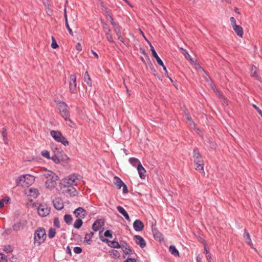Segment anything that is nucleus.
I'll use <instances>...</instances> for the list:
<instances>
[{"mask_svg":"<svg viewBox=\"0 0 262 262\" xmlns=\"http://www.w3.org/2000/svg\"><path fill=\"white\" fill-rule=\"evenodd\" d=\"M47 238L45 229L43 227L37 228L34 233V242L35 246H39L45 242Z\"/></svg>","mask_w":262,"mask_h":262,"instance_id":"obj_1","label":"nucleus"},{"mask_svg":"<svg viewBox=\"0 0 262 262\" xmlns=\"http://www.w3.org/2000/svg\"><path fill=\"white\" fill-rule=\"evenodd\" d=\"M194 162L196 165L195 169L201 173H205L204 170V161L198 148H194L193 151Z\"/></svg>","mask_w":262,"mask_h":262,"instance_id":"obj_2","label":"nucleus"},{"mask_svg":"<svg viewBox=\"0 0 262 262\" xmlns=\"http://www.w3.org/2000/svg\"><path fill=\"white\" fill-rule=\"evenodd\" d=\"M50 135L56 141L61 143L64 146L69 145L68 141L60 131L52 130L50 132Z\"/></svg>","mask_w":262,"mask_h":262,"instance_id":"obj_3","label":"nucleus"},{"mask_svg":"<svg viewBox=\"0 0 262 262\" xmlns=\"http://www.w3.org/2000/svg\"><path fill=\"white\" fill-rule=\"evenodd\" d=\"M34 177L29 174L21 175L18 178L16 181L17 185L21 184L25 185L24 183H26L27 185H31L34 181Z\"/></svg>","mask_w":262,"mask_h":262,"instance_id":"obj_4","label":"nucleus"},{"mask_svg":"<svg viewBox=\"0 0 262 262\" xmlns=\"http://www.w3.org/2000/svg\"><path fill=\"white\" fill-rule=\"evenodd\" d=\"M57 105L58 106L60 113L63 118H67L68 116H70V112L68 110L69 107L66 102L63 101H60L57 103Z\"/></svg>","mask_w":262,"mask_h":262,"instance_id":"obj_5","label":"nucleus"},{"mask_svg":"<svg viewBox=\"0 0 262 262\" xmlns=\"http://www.w3.org/2000/svg\"><path fill=\"white\" fill-rule=\"evenodd\" d=\"M51 208L47 204H40L37 208L38 214L42 217L47 216L50 212Z\"/></svg>","mask_w":262,"mask_h":262,"instance_id":"obj_6","label":"nucleus"},{"mask_svg":"<svg viewBox=\"0 0 262 262\" xmlns=\"http://www.w3.org/2000/svg\"><path fill=\"white\" fill-rule=\"evenodd\" d=\"M58 176L54 173L50 178H49L45 182L46 186L47 188L55 187L57 184Z\"/></svg>","mask_w":262,"mask_h":262,"instance_id":"obj_7","label":"nucleus"},{"mask_svg":"<svg viewBox=\"0 0 262 262\" xmlns=\"http://www.w3.org/2000/svg\"><path fill=\"white\" fill-rule=\"evenodd\" d=\"M77 177L74 174L69 176L68 179H64L62 181V184L64 187H70L76 185L75 181L77 179Z\"/></svg>","mask_w":262,"mask_h":262,"instance_id":"obj_8","label":"nucleus"},{"mask_svg":"<svg viewBox=\"0 0 262 262\" xmlns=\"http://www.w3.org/2000/svg\"><path fill=\"white\" fill-rule=\"evenodd\" d=\"M75 216L78 219H84L88 214V211L82 207L76 208L73 212Z\"/></svg>","mask_w":262,"mask_h":262,"instance_id":"obj_9","label":"nucleus"},{"mask_svg":"<svg viewBox=\"0 0 262 262\" xmlns=\"http://www.w3.org/2000/svg\"><path fill=\"white\" fill-rule=\"evenodd\" d=\"M151 229L156 240L161 242L164 239L163 235L157 229L156 225H152Z\"/></svg>","mask_w":262,"mask_h":262,"instance_id":"obj_10","label":"nucleus"},{"mask_svg":"<svg viewBox=\"0 0 262 262\" xmlns=\"http://www.w3.org/2000/svg\"><path fill=\"white\" fill-rule=\"evenodd\" d=\"M150 46L151 48L150 50L151 51L152 55L153 57L156 59V60L157 62V63L159 66H162L163 68H164V69H165V66H164L163 62L161 59V58L159 57L157 52H156V50H155L154 48L151 46V43H150Z\"/></svg>","mask_w":262,"mask_h":262,"instance_id":"obj_11","label":"nucleus"},{"mask_svg":"<svg viewBox=\"0 0 262 262\" xmlns=\"http://www.w3.org/2000/svg\"><path fill=\"white\" fill-rule=\"evenodd\" d=\"M104 222L102 219H97L92 225V229L94 231H98L101 227L104 226Z\"/></svg>","mask_w":262,"mask_h":262,"instance_id":"obj_12","label":"nucleus"},{"mask_svg":"<svg viewBox=\"0 0 262 262\" xmlns=\"http://www.w3.org/2000/svg\"><path fill=\"white\" fill-rule=\"evenodd\" d=\"M134 238L136 244L138 245L141 248H144L146 246V242L142 236L136 235L134 236Z\"/></svg>","mask_w":262,"mask_h":262,"instance_id":"obj_13","label":"nucleus"},{"mask_svg":"<svg viewBox=\"0 0 262 262\" xmlns=\"http://www.w3.org/2000/svg\"><path fill=\"white\" fill-rule=\"evenodd\" d=\"M144 225L140 220H136L133 223V228L136 231H141L143 230Z\"/></svg>","mask_w":262,"mask_h":262,"instance_id":"obj_14","label":"nucleus"},{"mask_svg":"<svg viewBox=\"0 0 262 262\" xmlns=\"http://www.w3.org/2000/svg\"><path fill=\"white\" fill-rule=\"evenodd\" d=\"M27 224L26 221L18 222L13 225V229L15 231H18L25 227Z\"/></svg>","mask_w":262,"mask_h":262,"instance_id":"obj_15","label":"nucleus"},{"mask_svg":"<svg viewBox=\"0 0 262 262\" xmlns=\"http://www.w3.org/2000/svg\"><path fill=\"white\" fill-rule=\"evenodd\" d=\"M53 206L57 210H61L63 208V204L59 198H56L53 200Z\"/></svg>","mask_w":262,"mask_h":262,"instance_id":"obj_16","label":"nucleus"},{"mask_svg":"<svg viewBox=\"0 0 262 262\" xmlns=\"http://www.w3.org/2000/svg\"><path fill=\"white\" fill-rule=\"evenodd\" d=\"M137 170L140 178L142 179H144L146 177L145 174V173H146V170L141 164H138L137 166Z\"/></svg>","mask_w":262,"mask_h":262,"instance_id":"obj_17","label":"nucleus"},{"mask_svg":"<svg viewBox=\"0 0 262 262\" xmlns=\"http://www.w3.org/2000/svg\"><path fill=\"white\" fill-rule=\"evenodd\" d=\"M232 27L237 35L242 37L243 35V29L242 27L241 26L237 25H235L234 26Z\"/></svg>","mask_w":262,"mask_h":262,"instance_id":"obj_18","label":"nucleus"},{"mask_svg":"<svg viewBox=\"0 0 262 262\" xmlns=\"http://www.w3.org/2000/svg\"><path fill=\"white\" fill-rule=\"evenodd\" d=\"M64 19H65V24H66V28H67V29H68V30L69 31V33L72 36H73V31L71 29V28L70 27L69 23H68V17H67V10H66V8L64 9Z\"/></svg>","mask_w":262,"mask_h":262,"instance_id":"obj_19","label":"nucleus"},{"mask_svg":"<svg viewBox=\"0 0 262 262\" xmlns=\"http://www.w3.org/2000/svg\"><path fill=\"white\" fill-rule=\"evenodd\" d=\"M257 69L255 67H252L250 71V75L253 77H255L256 79L260 81L261 80V77L257 75Z\"/></svg>","mask_w":262,"mask_h":262,"instance_id":"obj_20","label":"nucleus"},{"mask_svg":"<svg viewBox=\"0 0 262 262\" xmlns=\"http://www.w3.org/2000/svg\"><path fill=\"white\" fill-rule=\"evenodd\" d=\"M114 184L116 186L117 189H120L122 186L124 185L123 182L119 177L115 176L114 177Z\"/></svg>","mask_w":262,"mask_h":262,"instance_id":"obj_21","label":"nucleus"},{"mask_svg":"<svg viewBox=\"0 0 262 262\" xmlns=\"http://www.w3.org/2000/svg\"><path fill=\"white\" fill-rule=\"evenodd\" d=\"M94 234V233L93 231H91L89 233H86L84 237V242H85L89 245H90L92 243L91 238L93 236Z\"/></svg>","mask_w":262,"mask_h":262,"instance_id":"obj_22","label":"nucleus"},{"mask_svg":"<svg viewBox=\"0 0 262 262\" xmlns=\"http://www.w3.org/2000/svg\"><path fill=\"white\" fill-rule=\"evenodd\" d=\"M169 251L172 255L175 256H179V252L174 246H170Z\"/></svg>","mask_w":262,"mask_h":262,"instance_id":"obj_23","label":"nucleus"},{"mask_svg":"<svg viewBox=\"0 0 262 262\" xmlns=\"http://www.w3.org/2000/svg\"><path fill=\"white\" fill-rule=\"evenodd\" d=\"M84 81L88 84V85L92 86V80L90 77L88 72L86 71L84 75Z\"/></svg>","mask_w":262,"mask_h":262,"instance_id":"obj_24","label":"nucleus"},{"mask_svg":"<svg viewBox=\"0 0 262 262\" xmlns=\"http://www.w3.org/2000/svg\"><path fill=\"white\" fill-rule=\"evenodd\" d=\"M29 191L30 193V195L33 198H36L39 195L38 190L36 188H30Z\"/></svg>","mask_w":262,"mask_h":262,"instance_id":"obj_25","label":"nucleus"},{"mask_svg":"<svg viewBox=\"0 0 262 262\" xmlns=\"http://www.w3.org/2000/svg\"><path fill=\"white\" fill-rule=\"evenodd\" d=\"M110 255L114 258H119L120 257V254L119 252L116 250H111L109 251Z\"/></svg>","mask_w":262,"mask_h":262,"instance_id":"obj_26","label":"nucleus"},{"mask_svg":"<svg viewBox=\"0 0 262 262\" xmlns=\"http://www.w3.org/2000/svg\"><path fill=\"white\" fill-rule=\"evenodd\" d=\"M129 162L133 166L137 167L138 164H141L140 161L136 158H130L129 159Z\"/></svg>","mask_w":262,"mask_h":262,"instance_id":"obj_27","label":"nucleus"},{"mask_svg":"<svg viewBox=\"0 0 262 262\" xmlns=\"http://www.w3.org/2000/svg\"><path fill=\"white\" fill-rule=\"evenodd\" d=\"M123 258H125L126 257V255H131L133 253V250L131 249V248L129 246H127V248H124V249H123Z\"/></svg>","mask_w":262,"mask_h":262,"instance_id":"obj_28","label":"nucleus"},{"mask_svg":"<svg viewBox=\"0 0 262 262\" xmlns=\"http://www.w3.org/2000/svg\"><path fill=\"white\" fill-rule=\"evenodd\" d=\"M83 224V221L81 219H78L75 222L73 226L75 229H80Z\"/></svg>","mask_w":262,"mask_h":262,"instance_id":"obj_29","label":"nucleus"},{"mask_svg":"<svg viewBox=\"0 0 262 262\" xmlns=\"http://www.w3.org/2000/svg\"><path fill=\"white\" fill-rule=\"evenodd\" d=\"M100 21L102 25V28H103L104 31L106 33V32H108V33L110 32L111 29H110L109 26H108V25L106 23H105L102 19H100Z\"/></svg>","mask_w":262,"mask_h":262,"instance_id":"obj_30","label":"nucleus"},{"mask_svg":"<svg viewBox=\"0 0 262 262\" xmlns=\"http://www.w3.org/2000/svg\"><path fill=\"white\" fill-rule=\"evenodd\" d=\"M64 221L68 225H71L73 221L72 215L69 214H65L64 216Z\"/></svg>","mask_w":262,"mask_h":262,"instance_id":"obj_31","label":"nucleus"},{"mask_svg":"<svg viewBox=\"0 0 262 262\" xmlns=\"http://www.w3.org/2000/svg\"><path fill=\"white\" fill-rule=\"evenodd\" d=\"M69 90L72 93H75L76 92V82H69Z\"/></svg>","mask_w":262,"mask_h":262,"instance_id":"obj_32","label":"nucleus"},{"mask_svg":"<svg viewBox=\"0 0 262 262\" xmlns=\"http://www.w3.org/2000/svg\"><path fill=\"white\" fill-rule=\"evenodd\" d=\"M108 17L110 19V22L111 24L114 26V31L116 32V29L117 28L118 29L120 30V28L119 26L114 21V18H113L112 16L111 15H108Z\"/></svg>","mask_w":262,"mask_h":262,"instance_id":"obj_33","label":"nucleus"},{"mask_svg":"<svg viewBox=\"0 0 262 262\" xmlns=\"http://www.w3.org/2000/svg\"><path fill=\"white\" fill-rule=\"evenodd\" d=\"M108 246L113 248H120L121 245L118 242L112 241H111L110 244H108Z\"/></svg>","mask_w":262,"mask_h":262,"instance_id":"obj_34","label":"nucleus"},{"mask_svg":"<svg viewBox=\"0 0 262 262\" xmlns=\"http://www.w3.org/2000/svg\"><path fill=\"white\" fill-rule=\"evenodd\" d=\"M57 153L59 154V162L61 161H66L68 159V156L64 154L62 151H57Z\"/></svg>","mask_w":262,"mask_h":262,"instance_id":"obj_35","label":"nucleus"},{"mask_svg":"<svg viewBox=\"0 0 262 262\" xmlns=\"http://www.w3.org/2000/svg\"><path fill=\"white\" fill-rule=\"evenodd\" d=\"M56 230L54 228H50L48 231V236L51 239L55 237L56 235Z\"/></svg>","mask_w":262,"mask_h":262,"instance_id":"obj_36","label":"nucleus"},{"mask_svg":"<svg viewBox=\"0 0 262 262\" xmlns=\"http://www.w3.org/2000/svg\"><path fill=\"white\" fill-rule=\"evenodd\" d=\"M148 64L151 71V73L155 76L158 75V73L157 72L156 69L154 68L153 64L150 60L149 61Z\"/></svg>","mask_w":262,"mask_h":262,"instance_id":"obj_37","label":"nucleus"},{"mask_svg":"<svg viewBox=\"0 0 262 262\" xmlns=\"http://www.w3.org/2000/svg\"><path fill=\"white\" fill-rule=\"evenodd\" d=\"M70 188H68L66 191L67 192H68L70 193L71 195H75L76 190V189L73 187V186H70Z\"/></svg>","mask_w":262,"mask_h":262,"instance_id":"obj_38","label":"nucleus"},{"mask_svg":"<svg viewBox=\"0 0 262 262\" xmlns=\"http://www.w3.org/2000/svg\"><path fill=\"white\" fill-rule=\"evenodd\" d=\"M204 253L206 255V258L207 259L208 262H211L212 257L211 254L210 253V252L207 250L206 247H204Z\"/></svg>","mask_w":262,"mask_h":262,"instance_id":"obj_39","label":"nucleus"},{"mask_svg":"<svg viewBox=\"0 0 262 262\" xmlns=\"http://www.w3.org/2000/svg\"><path fill=\"white\" fill-rule=\"evenodd\" d=\"M70 116H68V117H63L64 120L66 121V123L68 125L71 127H74L75 124L69 118Z\"/></svg>","mask_w":262,"mask_h":262,"instance_id":"obj_40","label":"nucleus"},{"mask_svg":"<svg viewBox=\"0 0 262 262\" xmlns=\"http://www.w3.org/2000/svg\"><path fill=\"white\" fill-rule=\"evenodd\" d=\"M244 238L246 242L248 241H250L251 238L250 236L249 233L248 232V231L246 230V229H244V234L243 235Z\"/></svg>","mask_w":262,"mask_h":262,"instance_id":"obj_41","label":"nucleus"},{"mask_svg":"<svg viewBox=\"0 0 262 262\" xmlns=\"http://www.w3.org/2000/svg\"><path fill=\"white\" fill-rule=\"evenodd\" d=\"M59 157V154L57 152L54 156L51 157L50 159L52 160L55 163L57 164L60 163Z\"/></svg>","mask_w":262,"mask_h":262,"instance_id":"obj_42","label":"nucleus"},{"mask_svg":"<svg viewBox=\"0 0 262 262\" xmlns=\"http://www.w3.org/2000/svg\"><path fill=\"white\" fill-rule=\"evenodd\" d=\"M116 34L118 37V39L122 42H123L124 44H125L124 42V39L123 37L121 35V30H119L117 29V28L116 29Z\"/></svg>","mask_w":262,"mask_h":262,"instance_id":"obj_43","label":"nucleus"},{"mask_svg":"<svg viewBox=\"0 0 262 262\" xmlns=\"http://www.w3.org/2000/svg\"><path fill=\"white\" fill-rule=\"evenodd\" d=\"M117 209L118 211L123 216H124L126 213L127 212L126 211V210L121 206H118L117 207Z\"/></svg>","mask_w":262,"mask_h":262,"instance_id":"obj_44","label":"nucleus"},{"mask_svg":"<svg viewBox=\"0 0 262 262\" xmlns=\"http://www.w3.org/2000/svg\"><path fill=\"white\" fill-rule=\"evenodd\" d=\"M41 155L42 156L47 158L48 159H50L51 157L50 156V152L46 150H42L41 152Z\"/></svg>","mask_w":262,"mask_h":262,"instance_id":"obj_45","label":"nucleus"},{"mask_svg":"<svg viewBox=\"0 0 262 262\" xmlns=\"http://www.w3.org/2000/svg\"><path fill=\"white\" fill-rule=\"evenodd\" d=\"M51 47L53 49H56L58 47V45L55 38L53 36H52Z\"/></svg>","mask_w":262,"mask_h":262,"instance_id":"obj_46","label":"nucleus"},{"mask_svg":"<svg viewBox=\"0 0 262 262\" xmlns=\"http://www.w3.org/2000/svg\"><path fill=\"white\" fill-rule=\"evenodd\" d=\"M53 224H54V226L56 228H60V222H59V219L57 217H54V221H53Z\"/></svg>","mask_w":262,"mask_h":262,"instance_id":"obj_47","label":"nucleus"},{"mask_svg":"<svg viewBox=\"0 0 262 262\" xmlns=\"http://www.w3.org/2000/svg\"><path fill=\"white\" fill-rule=\"evenodd\" d=\"M0 262H8V258L3 253H0Z\"/></svg>","mask_w":262,"mask_h":262,"instance_id":"obj_48","label":"nucleus"},{"mask_svg":"<svg viewBox=\"0 0 262 262\" xmlns=\"http://www.w3.org/2000/svg\"><path fill=\"white\" fill-rule=\"evenodd\" d=\"M54 173L51 170H46L44 173L43 176L48 179L49 178H50Z\"/></svg>","mask_w":262,"mask_h":262,"instance_id":"obj_49","label":"nucleus"},{"mask_svg":"<svg viewBox=\"0 0 262 262\" xmlns=\"http://www.w3.org/2000/svg\"><path fill=\"white\" fill-rule=\"evenodd\" d=\"M104 236L106 237L112 238L113 234L112 231L110 230H106L104 233Z\"/></svg>","mask_w":262,"mask_h":262,"instance_id":"obj_50","label":"nucleus"},{"mask_svg":"<svg viewBox=\"0 0 262 262\" xmlns=\"http://www.w3.org/2000/svg\"><path fill=\"white\" fill-rule=\"evenodd\" d=\"M102 232V231L99 232V237L101 241L104 243H107L108 245V244H110L111 241L108 240L107 238H104L102 236H101V233Z\"/></svg>","mask_w":262,"mask_h":262,"instance_id":"obj_51","label":"nucleus"},{"mask_svg":"<svg viewBox=\"0 0 262 262\" xmlns=\"http://www.w3.org/2000/svg\"><path fill=\"white\" fill-rule=\"evenodd\" d=\"M106 38L109 42H114V40L113 39L112 35L110 34V32H106Z\"/></svg>","mask_w":262,"mask_h":262,"instance_id":"obj_52","label":"nucleus"},{"mask_svg":"<svg viewBox=\"0 0 262 262\" xmlns=\"http://www.w3.org/2000/svg\"><path fill=\"white\" fill-rule=\"evenodd\" d=\"M73 250L76 254H80L82 252V249L81 247H75L74 248Z\"/></svg>","mask_w":262,"mask_h":262,"instance_id":"obj_53","label":"nucleus"},{"mask_svg":"<svg viewBox=\"0 0 262 262\" xmlns=\"http://www.w3.org/2000/svg\"><path fill=\"white\" fill-rule=\"evenodd\" d=\"M140 51L141 53L143 54L148 59V61H149V59H150L147 53L146 52L145 50L144 49L141 48L140 49Z\"/></svg>","mask_w":262,"mask_h":262,"instance_id":"obj_54","label":"nucleus"},{"mask_svg":"<svg viewBox=\"0 0 262 262\" xmlns=\"http://www.w3.org/2000/svg\"><path fill=\"white\" fill-rule=\"evenodd\" d=\"M70 82H76V76L75 75L72 74L70 75Z\"/></svg>","mask_w":262,"mask_h":262,"instance_id":"obj_55","label":"nucleus"},{"mask_svg":"<svg viewBox=\"0 0 262 262\" xmlns=\"http://www.w3.org/2000/svg\"><path fill=\"white\" fill-rule=\"evenodd\" d=\"M4 251H5L6 253H10L13 251V249L11 248V247L10 245H9L8 247H5L4 249Z\"/></svg>","mask_w":262,"mask_h":262,"instance_id":"obj_56","label":"nucleus"},{"mask_svg":"<svg viewBox=\"0 0 262 262\" xmlns=\"http://www.w3.org/2000/svg\"><path fill=\"white\" fill-rule=\"evenodd\" d=\"M253 107L257 111L258 114L260 115V116L262 117V111L257 107L256 105L253 104Z\"/></svg>","mask_w":262,"mask_h":262,"instance_id":"obj_57","label":"nucleus"},{"mask_svg":"<svg viewBox=\"0 0 262 262\" xmlns=\"http://www.w3.org/2000/svg\"><path fill=\"white\" fill-rule=\"evenodd\" d=\"M121 248L122 249V250L123 251V249H124V248H127V247L126 246H127V243L126 242H124V241H122V242H121Z\"/></svg>","mask_w":262,"mask_h":262,"instance_id":"obj_58","label":"nucleus"},{"mask_svg":"<svg viewBox=\"0 0 262 262\" xmlns=\"http://www.w3.org/2000/svg\"><path fill=\"white\" fill-rule=\"evenodd\" d=\"M122 187H123V193H128V189H127V186L126 185V184H124V185H122Z\"/></svg>","mask_w":262,"mask_h":262,"instance_id":"obj_59","label":"nucleus"},{"mask_svg":"<svg viewBox=\"0 0 262 262\" xmlns=\"http://www.w3.org/2000/svg\"><path fill=\"white\" fill-rule=\"evenodd\" d=\"M2 135L3 137H5L7 136V129L6 127H3L2 128Z\"/></svg>","mask_w":262,"mask_h":262,"instance_id":"obj_60","label":"nucleus"},{"mask_svg":"<svg viewBox=\"0 0 262 262\" xmlns=\"http://www.w3.org/2000/svg\"><path fill=\"white\" fill-rule=\"evenodd\" d=\"M230 20L232 27L234 26L235 25H236L235 19L233 17H230Z\"/></svg>","mask_w":262,"mask_h":262,"instance_id":"obj_61","label":"nucleus"},{"mask_svg":"<svg viewBox=\"0 0 262 262\" xmlns=\"http://www.w3.org/2000/svg\"><path fill=\"white\" fill-rule=\"evenodd\" d=\"M123 262H136V259L134 258H127Z\"/></svg>","mask_w":262,"mask_h":262,"instance_id":"obj_62","label":"nucleus"},{"mask_svg":"<svg viewBox=\"0 0 262 262\" xmlns=\"http://www.w3.org/2000/svg\"><path fill=\"white\" fill-rule=\"evenodd\" d=\"M76 49L78 51H81L82 50V46L80 43H77L76 45Z\"/></svg>","mask_w":262,"mask_h":262,"instance_id":"obj_63","label":"nucleus"},{"mask_svg":"<svg viewBox=\"0 0 262 262\" xmlns=\"http://www.w3.org/2000/svg\"><path fill=\"white\" fill-rule=\"evenodd\" d=\"M9 262H17V259L16 257L12 256L10 259Z\"/></svg>","mask_w":262,"mask_h":262,"instance_id":"obj_64","label":"nucleus"}]
</instances>
